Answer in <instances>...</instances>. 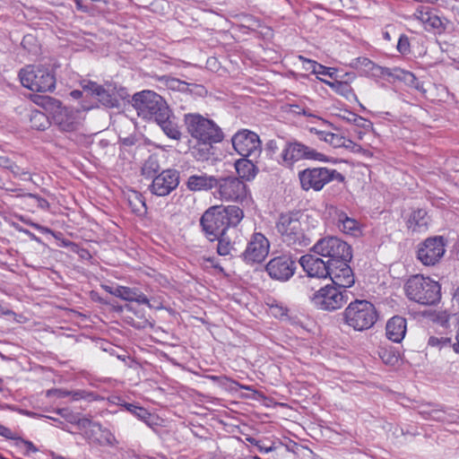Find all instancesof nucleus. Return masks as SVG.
I'll use <instances>...</instances> for the list:
<instances>
[{"mask_svg":"<svg viewBox=\"0 0 459 459\" xmlns=\"http://www.w3.org/2000/svg\"><path fill=\"white\" fill-rule=\"evenodd\" d=\"M243 218L244 212L238 206H212L202 215L200 224L207 238L214 241L221 235H226L229 229L236 227Z\"/></svg>","mask_w":459,"mask_h":459,"instance_id":"1","label":"nucleus"},{"mask_svg":"<svg viewBox=\"0 0 459 459\" xmlns=\"http://www.w3.org/2000/svg\"><path fill=\"white\" fill-rule=\"evenodd\" d=\"M34 101L51 114L53 125L61 132L73 133L82 126V112L63 107L62 103L50 96H36Z\"/></svg>","mask_w":459,"mask_h":459,"instance_id":"2","label":"nucleus"},{"mask_svg":"<svg viewBox=\"0 0 459 459\" xmlns=\"http://www.w3.org/2000/svg\"><path fill=\"white\" fill-rule=\"evenodd\" d=\"M303 216L299 211L281 213L275 225L281 240L296 250L311 243L302 226Z\"/></svg>","mask_w":459,"mask_h":459,"instance_id":"3","label":"nucleus"},{"mask_svg":"<svg viewBox=\"0 0 459 459\" xmlns=\"http://www.w3.org/2000/svg\"><path fill=\"white\" fill-rule=\"evenodd\" d=\"M342 316L348 326L359 332L370 329L378 317L375 306L366 299L351 301Z\"/></svg>","mask_w":459,"mask_h":459,"instance_id":"4","label":"nucleus"},{"mask_svg":"<svg viewBox=\"0 0 459 459\" xmlns=\"http://www.w3.org/2000/svg\"><path fill=\"white\" fill-rule=\"evenodd\" d=\"M407 297L421 305H434L439 301L440 285L420 274L410 277L404 286Z\"/></svg>","mask_w":459,"mask_h":459,"instance_id":"5","label":"nucleus"},{"mask_svg":"<svg viewBox=\"0 0 459 459\" xmlns=\"http://www.w3.org/2000/svg\"><path fill=\"white\" fill-rule=\"evenodd\" d=\"M132 105L139 117L149 120L153 119L156 122L159 118L167 117V114L170 111L165 100L152 91L134 93L132 97Z\"/></svg>","mask_w":459,"mask_h":459,"instance_id":"6","label":"nucleus"},{"mask_svg":"<svg viewBox=\"0 0 459 459\" xmlns=\"http://www.w3.org/2000/svg\"><path fill=\"white\" fill-rule=\"evenodd\" d=\"M184 123L187 133L195 141L221 142L224 138L221 128L213 120L199 113L185 114Z\"/></svg>","mask_w":459,"mask_h":459,"instance_id":"7","label":"nucleus"},{"mask_svg":"<svg viewBox=\"0 0 459 459\" xmlns=\"http://www.w3.org/2000/svg\"><path fill=\"white\" fill-rule=\"evenodd\" d=\"M350 292L342 287L327 284L314 291L309 299L312 305L323 311H335L349 300Z\"/></svg>","mask_w":459,"mask_h":459,"instance_id":"8","label":"nucleus"},{"mask_svg":"<svg viewBox=\"0 0 459 459\" xmlns=\"http://www.w3.org/2000/svg\"><path fill=\"white\" fill-rule=\"evenodd\" d=\"M300 186L304 191H321L332 181L343 182L345 178L336 169L326 167L307 168L299 172Z\"/></svg>","mask_w":459,"mask_h":459,"instance_id":"9","label":"nucleus"},{"mask_svg":"<svg viewBox=\"0 0 459 459\" xmlns=\"http://www.w3.org/2000/svg\"><path fill=\"white\" fill-rule=\"evenodd\" d=\"M23 87L32 91H52L56 88V77L48 68L28 65L19 73Z\"/></svg>","mask_w":459,"mask_h":459,"instance_id":"10","label":"nucleus"},{"mask_svg":"<svg viewBox=\"0 0 459 459\" xmlns=\"http://www.w3.org/2000/svg\"><path fill=\"white\" fill-rule=\"evenodd\" d=\"M312 251L318 255L327 257L326 262L331 265H335L339 260L351 261L352 258L351 246L336 237L319 239L313 246Z\"/></svg>","mask_w":459,"mask_h":459,"instance_id":"11","label":"nucleus"},{"mask_svg":"<svg viewBox=\"0 0 459 459\" xmlns=\"http://www.w3.org/2000/svg\"><path fill=\"white\" fill-rule=\"evenodd\" d=\"M234 150L242 157L257 159L262 152L259 136L249 130L243 129L232 137Z\"/></svg>","mask_w":459,"mask_h":459,"instance_id":"12","label":"nucleus"},{"mask_svg":"<svg viewBox=\"0 0 459 459\" xmlns=\"http://www.w3.org/2000/svg\"><path fill=\"white\" fill-rule=\"evenodd\" d=\"M281 157L283 162L288 166H291L294 162L301 160H326L325 154L299 142L287 143Z\"/></svg>","mask_w":459,"mask_h":459,"instance_id":"13","label":"nucleus"},{"mask_svg":"<svg viewBox=\"0 0 459 459\" xmlns=\"http://www.w3.org/2000/svg\"><path fill=\"white\" fill-rule=\"evenodd\" d=\"M270 243L262 233H254L241 256L247 264L261 263L268 255Z\"/></svg>","mask_w":459,"mask_h":459,"instance_id":"14","label":"nucleus"},{"mask_svg":"<svg viewBox=\"0 0 459 459\" xmlns=\"http://www.w3.org/2000/svg\"><path fill=\"white\" fill-rule=\"evenodd\" d=\"M445 251L442 237L429 238L419 247L417 257L424 265L431 266L439 262Z\"/></svg>","mask_w":459,"mask_h":459,"instance_id":"15","label":"nucleus"},{"mask_svg":"<svg viewBox=\"0 0 459 459\" xmlns=\"http://www.w3.org/2000/svg\"><path fill=\"white\" fill-rule=\"evenodd\" d=\"M296 268V262L287 255L271 259L265 267L272 279L281 281L290 279L294 275Z\"/></svg>","mask_w":459,"mask_h":459,"instance_id":"16","label":"nucleus"},{"mask_svg":"<svg viewBox=\"0 0 459 459\" xmlns=\"http://www.w3.org/2000/svg\"><path fill=\"white\" fill-rule=\"evenodd\" d=\"M81 86L87 94L94 96L97 100L108 108L118 107L119 100L115 94V87L108 84L106 87L91 81H82Z\"/></svg>","mask_w":459,"mask_h":459,"instance_id":"17","label":"nucleus"},{"mask_svg":"<svg viewBox=\"0 0 459 459\" xmlns=\"http://www.w3.org/2000/svg\"><path fill=\"white\" fill-rule=\"evenodd\" d=\"M217 186L221 199L242 201L247 196V186L238 178L230 177L218 179Z\"/></svg>","mask_w":459,"mask_h":459,"instance_id":"18","label":"nucleus"},{"mask_svg":"<svg viewBox=\"0 0 459 459\" xmlns=\"http://www.w3.org/2000/svg\"><path fill=\"white\" fill-rule=\"evenodd\" d=\"M179 184V174L176 169H166L155 176L150 190L158 196H166Z\"/></svg>","mask_w":459,"mask_h":459,"instance_id":"19","label":"nucleus"},{"mask_svg":"<svg viewBox=\"0 0 459 459\" xmlns=\"http://www.w3.org/2000/svg\"><path fill=\"white\" fill-rule=\"evenodd\" d=\"M351 261L339 260L335 265L329 264L328 277L335 286L347 289L354 283V275L349 265Z\"/></svg>","mask_w":459,"mask_h":459,"instance_id":"20","label":"nucleus"},{"mask_svg":"<svg viewBox=\"0 0 459 459\" xmlns=\"http://www.w3.org/2000/svg\"><path fill=\"white\" fill-rule=\"evenodd\" d=\"M299 264L309 278H327L329 274V264L313 255H304L299 259Z\"/></svg>","mask_w":459,"mask_h":459,"instance_id":"21","label":"nucleus"},{"mask_svg":"<svg viewBox=\"0 0 459 459\" xmlns=\"http://www.w3.org/2000/svg\"><path fill=\"white\" fill-rule=\"evenodd\" d=\"M406 319L399 316L390 318L385 325L386 337L396 343H399L403 340L406 334Z\"/></svg>","mask_w":459,"mask_h":459,"instance_id":"22","label":"nucleus"},{"mask_svg":"<svg viewBox=\"0 0 459 459\" xmlns=\"http://www.w3.org/2000/svg\"><path fill=\"white\" fill-rule=\"evenodd\" d=\"M343 77H347L346 80H338L336 77L333 81H327L324 79H320L324 83L328 85L333 91H334L337 94L346 98L347 100H351V98H356L355 93L350 83L349 80H353L355 75L353 74H345Z\"/></svg>","mask_w":459,"mask_h":459,"instance_id":"23","label":"nucleus"},{"mask_svg":"<svg viewBox=\"0 0 459 459\" xmlns=\"http://www.w3.org/2000/svg\"><path fill=\"white\" fill-rule=\"evenodd\" d=\"M335 215L337 226L341 231L354 237L360 235L361 231L359 221L353 218H350L342 211H336Z\"/></svg>","mask_w":459,"mask_h":459,"instance_id":"24","label":"nucleus"},{"mask_svg":"<svg viewBox=\"0 0 459 459\" xmlns=\"http://www.w3.org/2000/svg\"><path fill=\"white\" fill-rule=\"evenodd\" d=\"M429 217L423 209L413 211L407 220V227L413 232H424L428 230Z\"/></svg>","mask_w":459,"mask_h":459,"instance_id":"25","label":"nucleus"},{"mask_svg":"<svg viewBox=\"0 0 459 459\" xmlns=\"http://www.w3.org/2000/svg\"><path fill=\"white\" fill-rule=\"evenodd\" d=\"M218 179L212 176L193 175L188 178L187 187L191 191H201L212 189L217 186Z\"/></svg>","mask_w":459,"mask_h":459,"instance_id":"26","label":"nucleus"},{"mask_svg":"<svg viewBox=\"0 0 459 459\" xmlns=\"http://www.w3.org/2000/svg\"><path fill=\"white\" fill-rule=\"evenodd\" d=\"M255 160L242 157L235 162V169L240 178L249 181L255 177L257 168L254 163Z\"/></svg>","mask_w":459,"mask_h":459,"instance_id":"27","label":"nucleus"},{"mask_svg":"<svg viewBox=\"0 0 459 459\" xmlns=\"http://www.w3.org/2000/svg\"><path fill=\"white\" fill-rule=\"evenodd\" d=\"M172 112L167 114V117L159 118L157 124L160 126L164 134L173 140H180L182 136V133L178 125L171 119Z\"/></svg>","mask_w":459,"mask_h":459,"instance_id":"28","label":"nucleus"},{"mask_svg":"<svg viewBox=\"0 0 459 459\" xmlns=\"http://www.w3.org/2000/svg\"><path fill=\"white\" fill-rule=\"evenodd\" d=\"M219 142L196 141V144L192 148L193 156L198 160H207L212 155V146Z\"/></svg>","mask_w":459,"mask_h":459,"instance_id":"29","label":"nucleus"},{"mask_svg":"<svg viewBox=\"0 0 459 459\" xmlns=\"http://www.w3.org/2000/svg\"><path fill=\"white\" fill-rule=\"evenodd\" d=\"M355 65L357 68L363 69L365 73H371L372 74H390L387 73V69L375 65L371 60L367 57H359L355 60Z\"/></svg>","mask_w":459,"mask_h":459,"instance_id":"30","label":"nucleus"},{"mask_svg":"<svg viewBox=\"0 0 459 459\" xmlns=\"http://www.w3.org/2000/svg\"><path fill=\"white\" fill-rule=\"evenodd\" d=\"M315 130V133L317 134L318 138L325 143H328L334 148L342 147L344 144V136L339 134H333L331 132L311 129V131Z\"/></svg>","mask_w":459,"mask_h":459,"instance_id":"31","label":"nucleus"},{"mask_svg":"<svg viewBox=\"0 0 459 459\" xmlns=\"http://www.w3.org/2000/svg\"><path fill=\"white\" fill-rule=\"evenodd\" d=\"M0 436L5 437L7 439L17 440V445H20V444L24 446V448L27 450V452L35 453L38 451V449L36 448V446L33 445L32 442L17 437L10 429H8L1 424H0Z\"/></svg>","mask_w":459,"mask_h":459,"instance_id":"32","label":"nucleus"},{"mask_svg":"<svg viewBox=\"0 0 459 459\" xmlns=\"http://www.w3.org/2000/svg\"><path fill=\"white\" fill-rule=\"evenodd\" d=\"M128 203L134 213L143 215L146 212L147 207L140 193L136 191L132 192V194L128 195Z\"/></svg>","mask_w":459,"mask_h":459,"instance_id":"33","label":"nucleus"},{"mask_svg":"<svg viewBox=\"0 0 459 459\" xmlns=\"http://www.w3.org/2000/svg\"><path fill=\"white\" fill-rule=\"evenodd\" d=\"M79 425L86 428H92L91 431L98 429L102 432V435L105 437L106 442L109 445L112 444V441L115 439L114 436L107 429H102L101 425L98 422H92L88 419H82L79 420Z\"/></svg>","mask_w":459,"mask_h":459,"instance_id":"34","label":"nucleus"},{"mask_svg":"<svg viewBox=\"0 0 459 459\" xmlns=\"http://www.w3.org/2000/svg\"><path fill=\"white\" fill-rule=\"evenodd\" d=\"M31 127L37 130H44L48 124L47 116L40 111H32L30 115Z\"/></svg>","mask_w":459,"mask_h":459,"instance_id":"35","label":"nucleus"},{"mask_svg":"<svg viewBox=\"0 0 459 459\" xmlns=\"http://www.w3.org/2000/svg\"><path fill=\"white\" fill-rule=\"evenodd\" d=\"M160 170V164L155 156H150L142 168V174L147 178L153 177Z\"/></svg>","mask_w":459,"mask_h":459,"instance_id":"36","label":"nucleus"},{"mask_svg":"<svg viewBox=\"0 0 459 459\" xmlns=\"http://www.w3.org/2000/svg\"><path fill=\"white\" fill-rule=\"evenodd\" d=\"M215 240H218L217 253L220 255H228L230 254L231 250L233 249V244L231 243L227 234L221 235L219 238H216Z\"/></svg>","mask_w":459,"mask_h":459,"instance_id":"37","label":"nucleus"},{"mask_svg":"<svg viewBox=\"0 0 459 459\" xmlns=\"http://www.w3.org/2000/svg\"><path fill=\"white\" fill-rule=\"evenodd\" d=\"M126 409L137 417L139 420L144 421L148 425H150L149 419L151 418V413L144 408L134 405L132 403H126Z\"/></svg>","mask_w":459,"mask_h":459,"instance_id":"38","label":"nucleus"},{"mask_svg":"<svg viewBox=\"0 0 459 459\" xmlns=\"http://www.w3.org/2000/svg\"><path fill=\"white\" fill-rule=\"evenodd\" d=\"M403 79L411 87L416 89L419 91L425 92L423 83L418 80V78L411 72L403 71Z\"/></svg>","mask_w":459,"mask_h":459,"instance_id":"39","label":"nucleus"},{"mask_svg":"<svg viewBox=\"0 0 459 459\" xmlns=\"http://www.w3.org/2000/svg\"><path fill=\"white\" fill-rule=\"evenodd\" d=\"M134 288H129L126 286H116L114 296L122 299L131 301L134 294Z\"/></svg>","mask_w":459,"mask_h":459,"instance_id":"40","label":"nucleus"},{"mask_svg":"<svg viewBox=\"0 0 459 459\" xmlns=\"http://www.w3.org/2000/svg\"><path fill=\"white\" fill-rule=\"evenodd\" d=\"M299 60L303 63V68L307 71H311V73H322L321 70H323V65L318 64L316 61L307 59L303 57L302 56H299Z\"/></svg>","mask_w":459,"mask_h":459,"instance_id":"41","label":"nucleus"},{"mask_svg":"<svg viewBox=\"0 0 459 459\" xmlns=\"http://www.w3.org/2000/svg\"><path fill=\"white\" fill-rule=\"evenodd\" d=\"M67 394L71 395L73 401H79L82 399L91 401V400L97 399V396L94 393L88 392L85 390H77V391H73V392H70Z\"/></svg>","mask_w":459,"mask_h":459,"instance_id":"42","label":"nucleus"},{"mask_svg":"<svg viewBox=\"0 0 459 459\" xmlns=\"http://www.w3.org/2000/svg\"><path fill=\"white\" fill-rule=\"evenodd\" d=\"M425 24L429 25L433 29H437V30H445L446 29L445 22H444L443 19H441L437 15L433 14L431 12L429 14Z\"/></svg>","mask_w":459,"mask_h":459,"instance_id":"43","label":"nucleus"},{"mask_svg":"<svg viewBox=\"0 0 459 459\" xmlns=\"http://www.w3.org/2000/svg\"><path fill=\"white\" fill-rule=\"evenodd\" d=\"M451 343V338L430 336L428 344L432 347H443Z\"/></svg>","mask_w":459,"mask_h":459,"instance_id":"44","label":"nucleus"},{"mask_svg":"<svg viewBox=\"0 0 459 459\" xmlns=\"http://www.w3.org/2000/svg\"><path fill=\"white\" fill-rule=\"evenodd\" d=\"M397 50L403 55L410 53V41L407 36H400L397 43Z\"/></svg>","mask_w":459,"mask_h":459,"instance_id":"45","label":"nucleus"},{"mask_svg":"<svg viewBox=\"0 0 459 459\" xmlns=\"http://www.w3.org/2000/svg\"><path fill=\"white\" fill-rule=\"evenodd\" d=\"M131 301H135L138 304H144V305L149 306L150 307H152L150 304V300L148 299V298L143 293L139 291V290L136 289V288H134V294H133Z\"/></svg>","mask_w":459,"mask_h":459,"instance_id":"46","label":"nucleus"},{"mask_svg":"<svg viewBox=\"0 0 459 459\" xmlns=\"http://www.w3.org/2000/svg\"><path fill=\"white\" fill-rule=\"evenodd\" d=\"M8 169L16 177H25L30 175V171L27 169L21 168L13 161L11 162Z\"/></svg>","mask_w":459,"mask_h":459,"instance_id":"47","label":"nucleus"},{"mask_svg":"<svg viewBox=\"0 0 459 459\" xmlns=\"http://www.w3.org/2000/svg\"><path fill=\"white\" fill-rule=\"evenodd\" d=\"M19 220L21 221L24 222L25 224L30 225V226L33 227L34 229L39 230L42 233H52V230L50 229L41 226L38 223H35V222L31 221L30 219H26L25 217H23L22 215L19 216Z\"/></svg>","mask_w":459,"mask_h":459,"instance_id":"48","label":"nucleus"},{"mask_svg":"<svg viewBox=\"0 0 459 459\" xmlns=\"http://www.w3.org/2000/svg\"><path fill=\"white\" fill-rule=\"evenodd\" d=\"M429 13L430 12L429 11V9L427 7L420 6L416 10L415 16L417 17V19H419L423 23H425Z\"/></svg>","mask_w":459,"mask_h":459,"instance_id":"49","label":"nucleus"},{"mask_svg":"<svg viewBox=\"0 0 459 459\" xmlns=\"http://www.w3.org/2000/svg\"><path fill=\"white\" fill-rule=\"evenodd\" d=\"M342 147L351 150L353 152H359L361 150V147L359 144L355 143L353 141L347 139L345 137H344V144L342 145Z\"/></svg>","mask_w":459,"mask_h":459,"instance_id":"50","label":"nucleus"},{"mask_svg":"<svg viewBox=\"0 0 459 459\" xmlns=\"http://www.w3.org/2000/svg\"><path fill=\"white\" fill-rule=\"evenodd\" d=\"M351 116L352 118L350 120L352 121V123H354L356 126L360 127H366L369 126V122L367 119L363 118L362 117L357 116L355 114H352Z\"/></svg>","mask_w":459,"mask_h":459,"instance_id":"51","label":"nucleus"},{"mask_svg":"<svg viewBox=\"0 0 459 459\" xmlns=\"http://www.w3.org/2000/svg\"><path fill=\"white\" fill-rule=\"evenodd\" d=\"M323 70H321V72L323 73H315V74H324V75H328L329 77H331L332 79H335L336 77H338L337 75V71L335 69H332V68H329V67H326V66H324L323 65Z\"/></svg>","mask_w":459,"mask_h":459,"instance_id":"52","label":"nucleus"},{"mask_svg":"<svg viewBox=\"0 0 459 459\" xmlns=\"http://www.w3.org/2000/svg\"><path fill=\"white\" fill-rule=\"evenodd\" d=\"M437 320L440 323L442 326H446L448 321H449V315L446 312H442L437 315Z\"/></svg>","mask_w":459,"mask_h":459,"instance_id":"53","label":"nucleus"},{"mask_svg":"<svg viewBox=\"0 0 459 459\" xmlns=\"http://www.w3.org/2000/svg\"><path fill=\"white\" fill-rule=\"evenodd\" d=\"M12 160L5 156H0V167L9 169Z\"/></svg>","mask_w":459,"mask_h":459,"instance_id":"54","label":"nucleus"},{"mask_svg":"<svg viewBox=\"0 0 459 459\" xmlns=\"http://www.w3.org/2000/svg\"><path fill=\"white\" fill-rule=\"evenodd\" d=\"M82 92H84V91H79V90H74V91H71L70 95H71L74 99L78 100V99H80V98L82 97Z\"/></svg>","mask_w":459,"mask_h":459,"instance_id":"55","label":"nucleus"},{"mask_svg":"<svg viewBox=\"0 0 459 459\" xmlns=\"http://www.w3.org/2000/svg\"><path fill=\"white\" fill-rule=\"evenodd\" d=\"M13 312L8 308H5L0 305V316L13 315Z\"/></svg>","mask_w":459,"mask_h":459,"instance_id":"56","label":"nucleus"},{"mask_svg":"<svg viewBox=\"0 0 459 459\" xmlns=\"http://www.w3.org/2000/svg\"><path fill=\"white\" fill-rule=\"evenodd\" d=\"M385 354H386V351H384V355H381L382 359L385 363H393L394 360H397V358L395 356H389L388 358H386V359H385Z\"/></svg>","mask_w":459,"mask_h":459,"instance_id":"57","label":"nucleus"},{"mask_svg":"<svg viewBox=\"0 0 459 459\" xmlns=\"http://www.w3.org/2000/svg\"><path fill=\"white\" fill-rule=\"evenodd\" d=\"M267 148L274 152L277 149L276 142L273 140H271L267 143Z\"/></svg>","mask_w":459,"mask_h":459,"instance_id":"58","label":"nucleus"},{"mask_svg":"<svg viewBox=\"0 0 459 459\" xmlns=\"http://www.w3.org/2000/svg\"><path fill=\"white\" fill-rule=\"evenodd\" d=\"M102 287H103V289H104L107 292H108V293H110V294L114 295V292H115V290H116V286L114 287V286L103 285Z\"/></svg>","mask_w":459,"mask_h":459,"instance_id":"59","label":"nucleus"},{"mask_svg":"<svg viewBox=\"0 0 459 459\" xmlns=\"http://www.w3.org/2000/svg\"><path fill=\"white\" fill-rule=\"evenodd\" d=\"M23 233L26 234L30 239L32 240H36V241H39V238H37L32 232H30V230H23Z\"/></svg>","mask_w":459,"mask_h":459,"instance_id":"60","label":"nucleus"},{"mask_svg":"<svg viewBox=\"0 0 459 459\" xmlns=\"http://www.w3.org/2000/svg\"><path fill=\"white\" fill-rule=\"evenodd\" d=\"M454 300L459 306V287L456 289V290H455V292L454 294Z\"/></svg>","mask_w":459,"mask_h":459,"instance_id":"61","label":"nucleus"},{"mask_svg":"<svg viewBox=\"0 0 459 459\" xmlns=\"http://www.w3.org/2000/svg\"><path fill=\"white\" fill-rule=\"evenodd\" d=\"M13 228H14L16 230H18V231H20V232H22V233H23V230H26V229H23L22 227H21L20 225H18V224H17V223H15V222H13Z\"/></svg>","mask_w":459,"mask_h":459,"instance_id":"62","label":"nucleus"},{"mask_svg":"<svg viewBox=\"0 0 459 459\" xmlns=\"http://www.w3.org/2000/svg\"><path fill=\"white\" fill-rule=\"evenodd\" d=\"M384 38H385V39L389 40V39H390V35H389V33H388V32H385V33H384Z\"/></svg>","mask_w":459,"mask_h":459,"instance_id":"63","label":"nucleus"},{"mask_svg":"<svg viewBox=\"0 0 459 459\" xmlns=\"http://www.w3.org/2000/svg\"><path fill=\"white\" fill-rule=\"evenodd\" d=\"M432 417H433V419H436V420H440L441 419V417L439 415L438 416H432Z\"/></svg>","mask_w":459,"mask_h":459,"instance_id":"64","label":"nucleus"}]
</instances>
